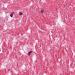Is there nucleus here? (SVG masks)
<instances>
[{"label": "nucleus", "mask_w": 75, "mask_h": 75, "mask_svg": "<svg viewBox=\"0 0 75 75\" xmlns=\"http://www.w3.org/2000/svg\"><path fill=\"white\" fill-rule=\"evenodd\" d=\"M14 12H12L11 13V14L10 15V16L11 17H12L13 16H14Z\"/></svg>", "instance_id": "1"}, {"label": "nucleus", "mask_w": 75, "mask_h": 75, "mask_svg": "<svg viewBox=\"0 0 75 75\" xmlns=\"http://www.w3.org/2000/svg\"><path fill=\"white\" fill-rule=\"evenodd\" d=\"M19 15H21V16H22V15H23V13L22 12H19Z\"/></svg>", "instance_id": "4"}, {"label": "nucleus", "mask_w": 75, "mask_h": 75, "mask_svg": "<svg viewBox=\"0 0 75 75\" xmlns=\"http://www.w3.org/2000/svg\"><path fill=\"white\" fill-rule=\"evenodd\" d=\"M32 52H33V51H30L28 53V55H29V56H30V54H31V53H32Z\"/></svg>", "instance_id": "2"}, {"label": "nucleus", "mask_w": 75, "mask_h": 75, "mask_svg": "<svg viewBox=\"0 0 75 75\" xmlns=\"http://www.w3.org/2000/svg\"><path fill=\"white\" fill-rule=\"evenodd\" d=\"M44 10H42L40 11L41 14H43L44 13Z\"/></svg>", "instance_id": "3"}]
</instances>
